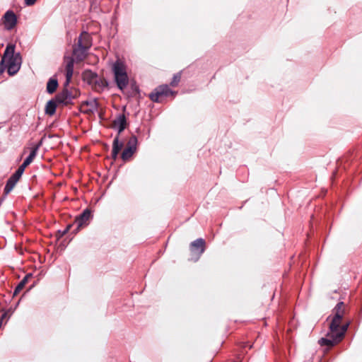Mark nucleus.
I'll list each match as a JSON object with an SVG mask.
<instances>
[{"label":"nucleus","mask_w":362,"mask_h":362,"mask_svg":"<svg viewBox=\"0 0 362 362\" xmlns=\"http://www.w3.org/2000/svg\"><path fill=\"white\" fill-rule=\"evenodd\" d=\"M30 164L27 162H25L24 160V162L23 163V164L21 165V167H22L24 170L25 169V168L29 165Z\"/></svg>","instance_id":"27"},{"label":"nucleus","mask_w":362,"mask_h":362,"mask_svg":"<svg viewBox=\"0 0 362 362\" xmlns=\"http://www.w3.org/2000/svg\"><path fill=\"white\" fill-rule=\"evenodd\" d=\"M122 146H123V144L119 143L118 137H116L113 141V147H112V156L114 159H115L117 158V156L119 152L120 151V150L122 149Z\"/></svg>","instance_id":"15"},{"label":"nucleus","mask_w":362,"mask_h":362,"mask_svg":"<svg viewBox=\"0 0 362 362\" xmlns=\"http://www.w3.org/2000/svg\"><path fill=\"white\" fill-rule=\"evenodd\" d=\"M127 122L124 115H119L113 122V128L120 134L126 127Z\"/></svg>","instance_id":"12"},{"label":"nucleus","mask_w":362,"mask_h":362,"mask_svg":"<svg viewBox=\"0 0 362 362\" xmlns=\"http://www.w3.org/2000/svg\"><path fill=\"white\" fill-rule=\"evenodd\" d=\"M136 144H137V139L136 136H133L129 139L127 147L131 148L132 149H134L136 151Z\"/></svg>","instance_id":"21"},{"label":"nucleus","mask_w":362,"mask_h":362,"mask_svg":"<svg viewBox=\"0 0 362 362\" xmlns=\"http://www.w3.org/2000/svg\"><path fill=\"white\" fill-rule=\"evenodd\" d=\"M98 102L95 99L86 101L81 105V110L86 113H93L98 110Z\"/></svg>","instance_id":"10"},{"label":"nucleus","mask_w":362,"mask_h":362,"mask_svg":"<svg viewBox=\"0 0 362 362\" xmlns=\"http://www.w3.org/2000/svg\"><path fill=\"white\" fill-rule=\"evenodd\" d=\"M37 0H24V3L26 6H30L35 4Z\"/></svg>","instance_id":"24"},{"label":"nucleus","mask_w":362,"mask_h":362,"mask_svg":"<svg viewBox=\"0 0 362 362\" xmlns=\"http://www.w3.org/2000/svg\"><path fill=\"white\" fill-rule=\"evenodd\" d=\"M175 95V92L171 90L167 85H162L156 88L154 92L150 94V98L154 102H159L160 98L163 96H174Z\"/></svg>","instance_id":"6"},{"label":"nucleus","mask_w":362,"mask_h":362,"mask_svg":"<svg viewBox=\"0 0 362 362\" xmlns=\"http://www.w3.org/2000/svg\"><path fill=\"white\" fill-rule=\"evenodd\" d=\"M91 212L89 209H86L82 214H81L76 219V223H77V230L80 229V228L83 227L88 224V222L90 219Z\"/></svg>","instance_id":"9"},{"label":"nucleus","mask_w":362,"mask_h":362,"mask_svg":"<svg viewBox=\"0 0 362 362\" xmlns=\"http://www.w3.org/2000/svg\"><path fill=\"white\" fill-rule=\"evenodd\" d=\"M24 170H25L20 165L19 168H18V170L16 171V173L13 175H16V177H21V175H23Z\"/></svg>","instance_id":"23"},{"label":"nucleus","mask_w":362,"mask_h":362,"mask_svg":"<svg viewBox=\"0 0 362 362\" xmlns=\"http://www.w3.org/2000/svg\"><path fill=\"white\" fill-rule=\"evenodd\" d=\"M31 274H27L25 276H28V279L31 276Z\"/></svg>","instance_id":"28"},{"label":"nucleus","mask_w":362,"mask_h":362,"mask_svg":"<svg viewBox=\"0 0 362 362\" xmlns=\"http://www.w3.org/2000/svg\"><path fill=\"white\" fill-rule=\"evenodd\" d=\"M71 99L72 96L66 88L56 96V102L64 105L69 104L71 101Z\"/></svg>","instance_id":"11"},{"label":"nucleus","mask_w":362,"mask_h":362,"mask_svg":"<svg viewBox=\"0 0 362 362\" xmlns=\"http://www.w3.org/2000/svg\"><path fill=\"white\" fill-rule=\"evenodd\" d=\"M112 69L117 87L122 90H124L129 83L125 62L120 59H117L112 64Z\"/></svg>","instance_id":"3"},{"label":"nucleus","mask_w":362,"mask_h":362,"mask_svg":"<svg viewBox=\"0 0 362 362\" xmlns=\"http://www.w3.org/2000/svg\"><path fill=\"white\" fill-rule=\"evenodd\" d=\"M344 314L345 305L343 302H339L333 310V316L329 323V332L325 338L319 340L321 346H332L342 339L349 325V322L341 324Z\"/></svg>","instance_id":"1"},{"label":"nucleus","mask_w":362,"mask_h":362,"mask_svg":"<svg viewBox=\"0 0 362 362\" xmlns=\"http://www.w3.org/2000/svg\"><path fill=\"white\" fill-rule=\"evenodd\" d=\"M78 45L88 49L91 46L90 37L87 33H83L78 37Z\"/></svg>","instance_id":"13"},{"label":"nucleus","mask_w":362,"mask_h":362,"mask_svg":"<svg viewBox=\"0 0 362 362\" xmlns=\"http://www.w3.org/2000/svg\"><path fill=\"white\" fill-rule=\"evenodd\" d=\"M40 145V144L36 145L32 148L30 155L25 160V162L28 163L29 164L33 162L37 155Z\"/></svg>","instance_id":"17"},{"label":"nucleus","mask_w":362,"mask_h":362,"mask_svg":"<svg viewBox=\"0 0 362 362\" xmlns=\"http://www.w3.org/2000/svg\"><path fill=\"white\" fill-rule=\"evenodd\" d=\"M8 312V311L5 312V313L2 315L1 317L0 318V327H1V325H2V321H3V320H4V319L7 316Z\"/></svg>","instance_id":"25"},{"label":"nucleus","mask_w":362,"mask_h":362,"mask_svg":"<svg viewBox=\"0 0 362 362\" xmlns=\"http://www.w3.org/2000/svg\"><path fill=\"white\" fill-rule=\"evenodd\" d=\"M180 78H181L180 74H175L173 76V80H172V81L170 83V85L172 86H176L178 84V83L180 82Z\"/></svg>","instance_id":"22"},{"label":"nucleus","mask_w":362,"mask_h":362,"mask_svg":"<svg viewBox=\"0 0 362 362\" xmlns=\"http://www.w3.org/2000/svg\"><path fill=\"white\" fill-rule=\"evenodd\" d=\"M69 228H71V226H69L67 227V228H66V230L64 231V233H66V232L69 229Z\"/></svg>","instance_id":"29"},{"label":"nucleus","mask_w":362,"mask_h":362,"mask_svg":"<svg viewBox=\"0 0 362 362\" xmlns=\"http://www.w3.org/2000/svg\"><path fill=\"white\" fill-rule=\"evenodd\" d=\"M83 78L97 90H100L107 86V82L104 79L100 78L96 74L90 70H86L83 73Z\"/></svg>","instance_id":"5"},{"label":"nucleus","mask_w":362,"mask_h":362,"mask_svg":"<svg viewBox=\"0 0 362 362\" xmlns=\"http://www.w3.org/2000/svg\"><path fill=\"white\" fill-rule=\"evenodd\" d=\"M205 241L202 238H198L190 244V250L195 255L194 261H197L204 252Z\"/></svg>","instance_id":"7"},{"label":"nucleus","mask_w":362,"mask_h":362,"mask_svg":"<svg viewBox=\"0 0 362 362\" xmlns=\"http://www.w3.org/2000/svg\"><path fill=\"white\" fill-rule=\"evenodd\" d=\"M136 151L131 148L127 147L122 153V158L127 160L130 158Z\"/></svg>","instance_id":"19"},{"label":"nucleus","mask_w":362,"mask_h":362,"mask_svg":"<svg viewBox=\"0 0 362 362\" xmlns=\"http://www.w3.org/2000/svg\"><path fill=\"white\" fill-rule=\"evenodd\" d=\"M88 49L81 47L80 46H77L73 50V56L74 58L71 57H66L65 60L66 62V82L64 86H66L69 85L74 72V63L76 60V62L83 61L86 57V52Z\"/></svg>","instance_id":"4"},{"label":"nucleus","mask_w":362,"mask_h":362,"mask_svg":"<svg viewBox=\"0 0 362 362\" xmlns=\"http://www.w3.org/2000/svg\"><path fill=\"white\" fill-rule=\"evenodd\" d=\"M58 86V81L55 78H51L47 83V91L53 93Z\"/></svg>","instance_id":"16"},{"label":"nucleus","mask_w":362,"mask_h":362,"mask_svg":"<svg viewBox=\"0 0 362 362\" xmlns=\"http://www.w3.org/2000/svg\"><path fill=\"white\" fill-rule=\"evenodd\" d=\"M20 177H16V175H13L7 181L6 187L4 188V193L8 194L15 187L16 184L19 180Z\"/></svg>","instance_id":"14"},{"label":"nucleus","mask_w":362,"mask_h":362,"mask_svg":"<svg viewBox=\"0 0 362 362\" xmlns=\"http://www.w3.org/2000/svg\"><path fill=\"white\" fill-rule=\"evenodd\" d=\"M2 23L6 30L13 29L17 23V17L13 11H7L2 18Z\"/></svg>","instance_id":"8"},{"label":"nucleus","mask_w":362,"mask_h":362,"mask_svg":"<svg viewBox=\"0 0 362 362\" xmlns=\"http://www.w3.org/2000/svg\"><path fill=\"white\" fill-rule=\"evenodd\" d=\"M30 164L27 162H25L24 160V162L23 163V164L21 165V167H22L24 170L25 169V168L29 165Z\"/></svg>","instance_id":"26"},{"label":"nucleus","mask_w":362,"mask_h":362,"mask_svg":"<svg viewBox=\"0 0 362 362\" xmlns=\"http://www.w3.org/2000/svg\"><path fill=\"white\" fill-rule=\"evenodd\" d=\"M21 63V54L15 53V45H8L1 59V66H4L7 69L8 74L12 76L19 71Z\"/></svg>","instance_id":"2"},{"label":"nucleus","mask_w":362,"mask_h":362,"mask_svg":"<svg viewBox=\"0 0 362 362\" xmlns=\"http://www.w3.org/2000/svg\"><path fill=\"white\" fill-rule=\"evenodd\" d=\"M56 107V102L54 100H49L46 105V113L49 115H52L55 112Z\"/></svg>","instance_id":"18"},{"label":"nucleus","mask_w":362,"mask_h":362,"mask_svg":"<svg viewBox=\"0 0 362 362\" xmlns=\"http://www.w3.org/2000/svg\"><path fill=\"white\" fill-rule=\"evenodd\" d=\"M27 281H28V276H25L24 279L16 286V288L14 291L13 295H17V293H19L23 289V288L25 286Z\"/></svg>","instance_id":"20"}]
</instances>
